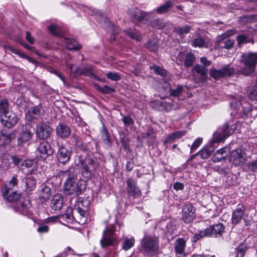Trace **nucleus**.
Masks as SVG:
<instances>
[{
	"label": "nucleus",
	"mask_w": 257,
	"mask_h": 257,
	"mask_svg": "<svg viewBox=\"0 0 257 257\" xmlns=\"http://www.w3.org/2000/svg\"><path fill=\"white\" fill-rule=\"evenodd\" d=\"M52 131V128L47 123L40 122L36 126V137L41 140L47 139L51 135Z\"/></svg>",
	"instance_id": "1a4fd4ad"
},
{
	"label": "nucleus",
	"mask_w": 257,
	"mask_h": 257,
	"mask_svg": "<svg viewBox=\"0 0 257 257\" xmlns=\"http://www.w3.org/2000/svg\"><path fill=\"white\" fill-rule=\"evenodd\" d=\"M245 211V207L239 204L232 212L231 223L234 225L238 224L241 220Z\"/></svg>",
	"instance_id": "6ab92c4d"
},
{
	"label": "nucleus",
	"mask_w": 257,
	"mask_h": 257,
	"mask_svg": "<svg viewBox=\"0 0 257 257\" xmlns=\"http://www.w3.org/2000/svg\"><path fill=\"white\" fill-rule=\"evenodd\" d=\"M208 236L218 237L222 235L224 227L222 223H217L210 225L205 229Z\"/></svg>",
	"instance_id": "f3484780"
},
{
	"label": "nucleus",
	"mask_w": 257,
	"mask_h": 257,
	"mask_svg": "<svg viewBox=\"0 0 257 257\" xmlns=\"http://www.w3.org/2000/svg\"><path fill=\"white\" fill-rule=\"evenodd\" d=\"M246 157V155L244 152L240 149H237L231 152L229 159L235 166H239L245 162Z\"/></svg>",
	"instance_id": "ddd939ff"
},
{
	"label": "nucleus",
	"mask_w": 257,
	"mask_h": 257,
	"mask_svg": "<svg viewBox=\"0 0 257 257\" xmlns=\"http://www.w3.org/2000/svg\"><path fill=\"white\" fill-rule=\"evenodd\" d=\"M74 165L80 169L82 176L85 179H90L98 167V163L89 157H83L77 155L74 157Z\"/></svg>",
	"instance_id": "f257e3e1"
},
{
	"label": "nucleus",
	"mask_w": 257,
	"mask_h": 257,
	"mask_svg": "<svg viewBox=\"0 0 257 257\" xmlns=\"http://www.w3.org/2000/svg\"><path fill=\"white\" fill-rule=\"evenodd\" d=\"M248 168L250 171L257 173V158L255 160L248 163Z\"/></svg>",
	"instance_id": "052dcab7"
},
{
	"label": "nucleus",
	"mask_w": 257,
	"mask_h": 257,
	"mask_svg": "<svg viewBox=\"0 0 257 257\" xmlns=\"http://www.w3.org/2000/svg\"><path fill=\"white\" fill-rule=\"evenodd\" d=\"M150 25L158 29H162L165 27V24L161 19H156L151 22Z\"/></svg>",
	"instance_id": "8fccbe9b"
},
{
	"label": "nucleus",
	"mask_w": 257,
	"mask_h": 257,
	"mask_svg": "<svg viewBox=\"0 0 257 257\" xmlns=\"http://www.w3.org/2000/svg\"><path fill=\"white\" fill-rule=\"evenodd\" d=\"M186 131H180L173 132L168 136L166 139L164 141V144H170L173 143L177 138H179L186 134Z\"/></svg>",
	"instance_id": "bb28decb"
},
{
	"label": "nucleus",
	"mask_w": 257,
	"mask_h": 257,
	"mask_svg": "<svg viewBox=\"0 0 257 257\" xmlns=\"http://www.w3.org/2000/svg\"><path fill=\"white\" fill-rule=\"evenodd\" d=\"M114 91L115 89L114 88H111L106 85H104L101 89V92L103 94H109Z\"/></svg>",
	"instance_id": "e2e57ef3"
},
{
	"label": "nucleus",
	"mask_w": 257,
	"mask_h": 257,
	"mask_svg": "<svg viewBox=\"0 0 257 257\" xmlns=\"http://www.w3.org/2000/svg\"><path fill=\"white\" fill-rule=\"evenodd\" d=\"M64 43L68 50H77L80 48V45L75 40L65 38Z\"/></svg>",
	"instance_id": "c85d7f7f"
},
{
	"label": "nucleus",
	"mask_w": 257,
	"mask_h": 257,
	"mask_svg": "<svg viewBox=\"0 0 257 257\" xmlns=\"http://www.w3.org/2000/svg\"><path fill=\"white\" fill-rule=\"evenodd\" d=\"M192 46L195 47H206L207 46V44L203 38L199 37L192 41Z\"/></svg>",
	"instance_id": "a19ab883"
},
{
	"label": "nucleus",
	"mask_w": 257,
	"mask_h": 257,
	"mask_svg": "<svg viewBox=\"0 0 257 257\" xmlns=\"http://www.w3.org/2000/svg\"><path fill=\"white\" fill-rule=\"evenodd\" d=\"M78 205H80L83 208H87V210L89 211L90 201L87 199H83V200L81 202H79Z\"/></svg>",
	"instance_id": "0e129e2a"
},
{
	"label": "nucleus",
	"mask_w": 257,
	"mask_h": 257,
	"mask_svg": "<svg viewBox=\"0 0 257 257\" xmlns=\"http://www.w3.org/2000/svg\"><path fill=\"white\" fill-rule=\"evenodd\" d=\"M204 236H208L205 229L203 230H201L198 233H196L192 238V241L196 242L200 238Z\"/></svg>",
	"instance_id": "6e6d98bb"
},
{
	"label": "nucleus",
	"mask_w": 257,
	"mask_h": 257,
	"mask_svg": "<svg viewBox=\"0 0 257 257\" xmlns=\"http://www.w3.org/2000/svg\"><path fill=\"white\" fill-rule=\"evenodd\" d=\"M237 40L238 44H241L243 43H247L252 41V39L249 35L246 34H240L238 35L237 37Z\"/></svg>",
	"instance_id": "58836bf2"
},
{
	"label": "nucleus",
	"mask_w": 257,
	"mask_h": 257,
	"mask_svg": "<svg viewBox=\"0 0 257 257\" xmlns=\"http://www.w3.org/2000/svg\"><path fill=\"white\" fill-rule=\"evenodd\" d=\"M191 28V27L189 25H185L183 27L178 26L175 28L174 31L179 36H183L188 34L190 32Z\"/></svg>",
	"instance_id": "c9c22d12"
},
{
	"label": "nucleus",
	"mask_w": 257,
	"mask_h": 257,
	"mask_svg": "<svg viewBox=\"0 0 257 257\" xmlns=\"http://www.w3.org/2000/svg\"><path fill=\"white\" fill-rule=\"evenodd\" d=\"M69 210L70 211L69 212H68V213L64 214L62 216L63 218L68 219L69 220H72L73 219V216L71 214L72 210L71 208L69 209L68 211Z\"/></svg>",
	"instance_id": "338daca9"
},
{
	"label": "nucleus",
	"mask_w": 257,
	"mask_h": 257,
	"mask_svg": "<svg viewBox=\"0 0 257 257\" xmlns=\"http://www.w3.org/2000/svg\"><path fill=\"white\" fill-rule=\"evenodd\" d=\"M49 230V227L47 225H40L37 228V231L40 233L47 232Z\"/></svg>",
	"instance_id": "69168bd1"
},
{
	"label": "nucleus",
	"mask_w": 257,
	"mask_h": 257,
	"mask_svg": "<svg viewBox=\"0 0 257 257\" xmlns=\"http://www.w3.org/2000/svg\"><path fill=\"white\" fill-rule=\"evenodd\" d=\"M146 47L150 51L152 52H155L158 49V46L157 44L154 41H150L149 42H148L146 44Z\"/></svg>",
	"instance_id": "5fc2aeb1"
},
{
	"label": "nucleus",
	"mask_w": 257,
	"mask_h": 257,
	"mask_svg": "<svg viewBox=\"0 0 257 257\" xmlns=\"http://www.w3.org/2000/svg\"><path fill=\"white\" fill-rule=\"evenodd\" d=\"M122 121L126 126L131 125L134 123V121L133 118L129 116H123L122 118Z\"/></svg>",
	"instance_id": "680f3d73"
},
{
	"label": "nucleus",
	"mask_w": 257,
	"mask_h": 257,
	"mask_svg": "<svg viewBox=\"0 0 257 257\" xmlns=\"http://www.w3.org/2000/svg\"><path fill=\"white\" fill-rule=\"evenodd\" d=\"M48 29L53 35L61 36L63 34L62 31L58 25H51L48 27Z\"/></svg>",
	"instance_id": "ea45409f"
},
{
	"label": "nucleus",
	"mask_w": 257,
	"mask_h": 257,
	"mask_svg": "<svg viewBox=\"0 0 257 257\" xmlns=\"http://www.w3.org/2000/svg\"><path fill=\"white\" fill-rule=\"evenodd\" d=\"M173 2L169 0L166 3L158 8L155 11L159 14H163L167 13L169 9L173 6Z\"/></svg>",
	"instance_id": "473e14b6"
},
{
	"label": "nucleus",
	"mask_w": 257,
	"mask_h": 257,
	"mask_svg": "<svg viewBox=\"0 0 257 257\" xmlns=\"http://www.w3.org/2000/svg\"><path fill=\"white\" fill-rule=\"evenodd\" d=\"M82 191L81 185H79L78 182L66 180L64 185V192L66 195L75 194L78 196Z\"/></svg>",
	"instance_id": "9b49d317"
},
{
	"label": "nucleus",
	"mask_w": 257,
	"mask_h": 257,
	"mask_svg": "<svg viewBox=\"0 0 257 257\" xmlns=\"http://www.w3.org/2000/svg\"><path fill=\"white\" fill-rule=\"evenodd\" d=\"M28 113L30 115H34V117L39 116L42 114V107L41 106L32 107L29 109Z\"/></svg>",
	"instance_id": "37998d69"
},
{
	"label": "nucleus",
	"mask_w": 257,
	"mask_h": 257,
	"mask_svg": "<svg viewBox=\"0 0 257 257\" xmlns=\"http://www.w3.org/2000/svg\"><path fill=\"white\" fill-rule=\"evenodd\" d=\"M125 33L132 39H135L138 41H140L141 40L142 37L140 35L139 32L136 30H134L129 29L125 30Z\"/></svg>",
	"instance_id": "4c0bfd02"
},
{
	"label": "nucleus",
	"mask_w": 257,
	"mask_h": 257,
	"mask_svg": "<svg viewBox=\"0 0 257 257\" xmlns=\"http://www.w3.org/2000/svg\"><path fill=\"white\" fill-rule=\"evenodd\" d=\"M129 13L134 21L139 22L143 20H148L152 14L151 12L146 13L137 8L130 9Z\"/></svg>",
	"instance_id": "a211bd4d"
},
{
	"label": "nucleus",
	"mask_w": 257,
	"mask_h": 257,
	"mask_svg": "<svg viewBox=\"0 0 257 257\" xmlns=\"http://www.w3.org/2000/svg\"><path fill=\"white\" fill-rule=\"evenodd\" d=\"M248 248V246L245 243H241L235 248L236 256L235 257H244V255Z\"/></svg>",
	"instance_id": "2f4dec72"
},
{
	"label": "nucleus",
	"mask_w": 257,
	"mask_h": 257,
	"mask_svg": "<svg viewBox=\"0 0 257 257\" xmlns=\"http://www.w3.org/2000/svg\"><path fill=\"white\" fill-rule=\"evenodd\" d=\"M233 133V131L229 127V124L225 123L214 134V137L216 142H220L223 141Z\"/></svg>",
	"instance_id": "f8f14e48"
},
{
	"label": "nucleus",
	"mask_w": 257,
	"mask_h": 257,
	"mask_svg": "<svg viewBox=\"0 0 257 257\" xmlns=\"http://www.w3.org/2000/svg\"><path fill=\"white\" fill-rule=\"evenodd\" d=\"M193 70L198 75V82H202L207 79L208 70L205 66L196 64L194 67Z\"/></svg>",
	"instance_id": "aec40b11"
},
{
	"label": "nucleus",
	"mask_w": 257,
	"mask_h": 257,
	"mask_svg": "<svg viewBox=\"0 0 257 257\" xmlns=\"http://www.w3.org/2000/svg\"><path fill=\"white\" fill-rule=\"evenodd\" d=\"M72 153L71 149L61 146L57 152V158L58 161L62 164H66L70 160Z\"/></svg>",
	"instance_id": "dca6fc26"
},
{
	"label": "nucleus",
	"mask_w": 257,
	"mask_h": 257,
	"mask_svg": "<svg viewBox=\"0 0 257 257\" xmlns=\"http://www.w3.org/2000/svg\"><path fill=\"white\" fill-rule=\"evenodd\" d=\"M63 205V198L61 194H57L53 196L51 200L50 206L51 208L54 210H60Z\"/></svg>",
	"instance_id": "412c9836"
},
{
	"label": "nucleus",
	"mask_w": 257,
	"mask_h": 257,
	"mask_svg": "<svg viewBox=\"0 0 257 257\" xmlns=\"http://www.w3.org/2000/svg\"><path fill=\"white\" fill-rule=\"evenodd\" d=\"M51 196V189L45 185H42L41 186L40 192H39V198L42 202H45L48 200Z\"/></svg>",
	"instance_id": "393cba45"
},
{
	"label": "nucleus",
	"mask_w": 257,
	"mask_h": 257,
	"mask_svg": "<svg viewBox=\"0 0 257 257\" xmlns=\"http://www.w3.org/2000/svg\"><path fill=\"white\" fill-rule=\"evenodd\" d=\"M100 135L102 143L106 147H109L111 146L110 138L108 134L107 128L103 126L100 132Z\"/></svg>",
	"instance_id": "cd10ccee"
},
{
	"label": "nucleus",
	"mask_w": 257,
	"mask_h": 257,
	"mask_svg": "<svg viewBox=\"0 0 257 257\" xmlns=\"http://www.w3.org/2000/svg\"><path fill=\"white\" fill-rule=\"evenodd\" d=\"M127 191L135 197L141 196V192L140 189L136 186V183L132 178H128L127 181Z\"/></svg>",
	"instance_id": "5701e85b"
},
{
	"label": "nucleus",
	"mask_w": 257,
	"mask_h": 257,
	"mask_svg": "<svg viewBox=\"0 0 257 257\" xmlns=\"http://www.w3.org/2000/svg\"><path fill=\"white\" fill-rule=\"evenodd\" d=\"M226 148H222L218 150L214 154L212 161L214 162H218L225 160L228 156V151Z\"/></svg>",
	"instance_id": "a878e982"
},
{
	"label": "nucleus",
	"mask_w": 257,
	"mask_h": 257,
	"mask_svg": "<svg viewBox=\"0 0 257 257\" xmlns=\"http://www.w3.org/2000/svg\"><path fill=\"white\" fill-rule=\"evenodd\" d=\"M150 69L157 74L160 75L161 76H165L166 75V71L165 69L156 65L151 66Z\"/></svg>",
	"instance_id": "3c124183"
},
{
	"label": "nucleus",
	"mask_w": 257,
	"mask_h": 257,
	"mask_svg": "<svg viewBox=\"0 0 257 257\" xmlns=\"http://www.w3.org/2000/svg\"><path fill=\"white\" fill-rule=\"evenodd\" d=\"M11 142V137L9 135L1 133L0 134V146L9 144Z\"/></svg>",
	"instance_id": "603ef678"
},
{
	"label": "nucleus",
	"mask_w": 257,
	"mask_h": 257,
	"mask_svg": "<svg viewBox=\"0 0 257 257\" xmlns=\"http://www.w3.org/2000/svg\"><path fill=\"white\" fill-rule=\"evenodd\" d=\"M22 182L25 183V188L29 190H32L35 187L36 181L32 177H26L22 180Z\"/></svg>",
	"instance_id": "72a5a7b5"
},
{
	"label": "nucleus",
	"mask_w": 257,
	"mask_h": 257,
	"mask_svg": "<svg viewBox=\"0 0 257 257\" xmlns=\"http://www.w3.org/2000/svg\"><path fill=\"white\" fill-rule=\"evenodd\" d=\"M195 61V57L194 55L191 53H188L184 61V65L186 67H189L193 66Z\"/></svg>",
	"instance_id": "79ce46f5"
},
{
	"label": "nucleus",
	"mask_w": 257,
	"mask_h": 257,
	"mask_svg": "<svg viewBox=\"0 0 257 257\" xmlns=\"http://www.w3.org/2000/svg\"><path fill=\"white\" fill-rule=\"evenodd\" d=\"M106 75L107 78L113 81H118L121 79V77L116 73L108 72Z\"/></svg>",
	"instance_id": "13d9d810"
},
{
	"label": "nucleus",
	"mask_w": 257,
	"mask_h": 257,
	"mask_svg": "<svg viewBox=\"0 0 257 257\" xmlns=\"http://www.w3.org/2000/svg\"><path fill=\"white\" fill-rule=\"evenodd\" d=\"M74 73H80L81 74L92 77L94 76L93 72L91 66H86L82 69H78Z\"/></svg>",
	"instance_id": "e433bc0d"
},
{
	"label": "nucleus",
	"mask_w": 257,
	"mask_h": 257,
	"mask_svg": "<svg viewBox=\"0 0 257 257\" xmlns=\"http://www.w3.org/2000/svg\"><path fill=\"white\" fill-rule=\"evenodd\" d=\"M64 173L68 176L67 180H70L72 181H76V174L75 172L74 169L73 168H70L66 171H64Z\"/></svg>",
	"instance_id": "09e8293b"
},
{
	"label": "nucleus",
	"mask_w": 257,
	"mask_h": 257,
	"mask_svg": "<svg viewBox=\"0 0 257 257\" xmlns=\"http://www.w3.org/2000/svg\"><path fill=\"white\" fill-rule=\"evenodd\" d=\"M159 241L154 235L145 234L140 242V251L145 256H153L158 254Z\"/></svg>",
	"instance_id": "f03ea898"
},
{
	"label": "nucleus",
	"mask_w": 257,
	"mask_h": 257,
	"mask_svg": "<svg viewBox=\"0 0 257 257\" xmlns=\"http://www.w3.org/2000/svg\"><path fill=\"white\" fill-rule=\"evenodd\" d=\"M202 142V138H197L196 139L195 141L194 142L193 144H192V146L190 148V152L191 153H192L194 151V150L199 147V146L201 145Z\"/></svg>",
	"instance_id": "bf43d9fd"
},
{
	"label": "nucleus",
	"mask_w": 257,
	"mask_h": 257,
	"mask_svg": "<svg viewBox=\"0 0 257 257\" xmlns=\"http://www.w3.org/2000/svg\"><path fill=\"white\" fill-rule=\"evenodd\" d=\"M11 165L10 159L7 156H4L1 158V166L4 169H8Z\"/></svg>",
	"instance_id": "864d4df0"
},
{
	"label": "nucleus",
	"mask_w": 257,
	"mask_h": 257,
	"mask_svg": "<svg viewBox=\"0 0 257 257\" xmlns=\"http://www.w3.org/2000/svg\"><path fill=\"white\" fill-rule=\"evenodd\" d=\"M1 121L3 125L10 128L16 125L18 121V118L15 113L9 111L2 116Z\"/></svg>",
	"instance_id": "2eb2a0df"
},
{
	"label": "nucleus",
	"mask_w": 257,
	"mask_h": 257,
	"mask_svg": "<svg viewBox=\"0 0 257 257\" xmlns=\"http://www.w3.org/2000/svg\"><path fill=\"white\" fill-rule=\"evenodd\" d=\"M135 242V240L134 237L126 239L122 244V248L125 250H127L134 246Z\"/></svg>",
	"instance_id": "c03bdc74"
},
{
	"label": "nucleus",
	"mask_w": 257,
	"mask_h": 257,
	"mask_svg": "<svg viewBox=\"0 0 257 257\" xmlns=\"http://www.w3.org/2000/svg\"><path fill=\"white\" fill-rule=\"evenodd\" d=\"M114 229V227L113 226L106 228L103 230L102 237L100 241L102 247L103 248L113 244L115 240Z\"/></svg>",
	"instance_id": "6e6552de"
},
{
	"label": "nucleus",
	"mask_w": 257,
	"mask_h": 257,
	"mask_svg": "<svg viewBox=\"0 0 257 257\" xmlns=\"http://www.w3.org/2000/svg\"><path fill=\"white\" fill-rule=\"evenodd\" d=\"M186 245V241L182 238L177 239L175 243V249L176 252L179 254H182L184 252Z\"/></svg>",
	"instance_id": "c756f323"
},
{
	"label": "nucleus",
	"mask_w": 257,
	"mask_h": 257,
	"mask_svg": "<svg viewBox=\"0 0 257 257\" xmlns=\"http://www.w3.org/2000/svg\"><path fill=\"white\" fill-rule=\"evenodd\" d=\"M74 211H75L82 217L85 218L88 215L89 211L87 210V208H83L80 205L78 204L77 207L74 209Z\"/></svg>",
	"instance_id": "de8ad7c7"
},
{
	"label": "nucleus",
	"mask_w": 257,
	"mask_h": 257,
	"mask_svg": "<svg viewBox=\"0 0 257 257\" xmlns=\"http://www.w3.org/2000/svg\"><path fill=\"white\" fill-rule=\"evenodd\" d=\"M71 141L74 143L76 147L79 148L81 150H85V147L81 143L80 138L75 134H73L72 136Z\"/></svg>",
	"instance_id": "a18cd8bd"
},
{
	"label": "nucleus",
	"mask_w": 257,
	"mask_h": 257,
	"mask_svg": "<svg viewBox=\"0 0 257 257\" xmlns=\"http://www.w3.org/2000/svg\"><path fill=\"white\" fill-rule=\"evenodd\" d=\"M234 44V40L229 38H222L217 41V47L219 49H230Z\"/></svg>",
	"instance_id": "b1692460"
},
{
	"label": "nucleus",
	"mask_w": 257,
	"mask_h": 257,
	"mask_svg": "<svg viewBox=\"0 0 257 257\" xmlns=\"http://www.w3.org/2000/svg\"><path fill=\"white\" fill-rule=\"evenodd\" d=\"M34 135V129L30 124L24 125L18 139V144L22 147L24 143L27 142Z\"/></svg>",
	"instance_id": "9d476101"
},
{
	"label": "nucleus",
	"mask_w": 257,
	"mask_h": 257,
	"mask_svg": "<svg viewBox=\"0 0 257 257\" xmlns=\"http://www.w3.org/2000/svg\"><path fill=\"white\" fill-rule=\"evenodd\" d=\"M85 12L90 15H95L97 20L100 23H104L109 26L110 30H113L115 33H118V28L117 27L114 26L112 24L108 22L107 19L104 15L103 13L101 11L96 10L89 7L85 8Z\"/></svg>",
	"instance_id": "423d86ee"
},
{
	"label": "nucleus",
	"mask_w": 257,
	"mask_h": 257,
	"mask_svg": "<svg viewBox=\"0 0 257 257\" xmlns=\"http://www.w3.org/2000/svg\"><path fill=\"white\" fill-rule=\"evenodd\" d=\"M234 72V70L233 67H230L229 65H225L219 70L214 68L210 69L209 74L213 79L218 80L221 78L230 76Z\"/></svg>",
	"instance_id": "39448f33"
},
{
	"label": "nucleus",
	"mask_w": 257,
	"mask_h": 257,
	"mask_svg": "<svg viewBox=\"0 0 257 257\" xmlns=\"http://www.w3.org/2000/svg\"><path fill=\"white\" fill-rule=\"evenodd\" d=\"M173 188L176 191L181 190L184 188V185L182 183L176 182L174 184Z\"/></svg>",
	"instance_id": "774afa93"
},
{
	"label": "nucleus",
	"mask_w": 257,
	"mask_h": 257,
	"mask_svg": "<svg viewBox=\"0 0 257 257\" xmlns=\"http://www.w3.org/2000/svg\"><path fill=\"white\" fill-rule=\"evenodd\" d=\"M183 88L181 86L178 85L175 89H171L170 90V94L173 96H179L182 92Z\"/></svg>",
	"instance_id": "4d7b16f0"
},
{
	"label": "nucleus",
	"mask_w": 257,
	"mask_h": 257,
	"mask_svg": "<svg viewBox=\"0 0 257 257\" xmlns=\"http://www.w3.org/2000/svg\"><path fill=\"white\" fill-rule=\"evenodd\" d=\"M244 67L241 68L240 72L245 75H249L255 70L257 64V52H246L243 53L240 59Z\"/></svg>",
	"instance_id": "7ed1b4c3"
},
{
	"label": "nucleus",
	"mask_w": 257,
	"mask_h": 257,
	"mask_svg": "<svg viewBox=\"0 0 257 257\" xmlns=\"http://www.w3.org/2000/svg\"><path fill=\"white\" fill-rule=\"evenodd\" d=\"M54 150L48 141H42L39 144L36 150V155L38 158L45 160L48 156L52 155Z\"/></svg>",
	"instance_id": "0eeeda50"
},
{
	"label": "nucleus",
	"mask_w": 257,
	"mask_h": 257,
	"mask_svg": "<svg viewBox=\"0 0 257 257\" xmlns=\"http://www.w3.org/2000/svg\"><path fill=\"white\" fill-rule=\"evenodd\" d=\"M195 217V209L191 204L184 205L182 209L181 218L186 223L192 222Z\"/></svg>",
	"instance_id": "4468645a"
},
{
	"label": "nucleus",
	"mask_w": 257,
	"mask_h": 257,
	"mask_svg": "<svg viewBox=\"0 0 257 257\" xmlns=\"http://www.w3.org/2000/svg\"><path fill=\"white\" fill-rule=\"evenodd\" d=\"M6 49L7 50H9V51H11L13 53H14V54L19 56L21 58H23L24 59H26L28 60L30 62L33 63L34 62V60L32 58H31V57H29L27 55L22 53L19 50L15 48L14 47H13L12 46H7L6 47Z\"/></svg>",
	"instance_id": "7c9ffc66"
},
{
	"label": "nucleus",
	"mask_w": 257,
	"mask_h": 257,
	"mask_svg": "<svg viewBox=\"0 0 257 257\" xmlns=\"http://www.w3.org/2000/svg\"><path fill=\"white\" fill-rule=\"evenodd\" d=\"M56 131L57 135L62 139L68 138L71 133V128L70 127L63 123L58 124L56 126Z\"/></svg>",
	"instance_id": "4be33fe9"
},
{
	"label": "nucleus",
	"mask_w": 257,
	"mask_h": 257,
	"mask_svg": "<svg viewBox=\"0 0 257 257\" xmlns=\"http://www.w3.org/2000/svg\"><path fill=\"white\" fill-rule=\"evenodd\" d=\"M9 110V103L6 99H0V115L1 116L4 115Z\"/></svg>",
	"instance_id": "f704fd0d"
},
{
	"label": "nucleus",
	"mask_w": 257,
	"mask_h": 257,
	"mask_svg": "<svg viewBox=\"0 0 257 257\" xmlns=\"http://www.w3.org/2000/svg\"><path fill=\"white\" fill-rule=\"evenodd\" d=\"M212 150H209L208 148H204L197 153L200 156L202 159H206L208 158L212 154Z\"/></svg>",
	"instance_id": "49530a36"
},
{
	"label": "nucleus",
	"mask_w": 257,
	"mask_h": 257,
	"mask_svg": "<svg viewBox=\"0 0 257 257\" xmlns=\"http://www.w3.org/2000/svg\"><path fill=\"white\" fill-rule=\"evenodd\" d=\"M18 183L17 176H13L8 185H5L1 189L4 197L10 202H15L19 199L21 196L20 193L14 191L13 188Z\"/></svg>",
	"instance_id": "20e7f679"
}]
</instances>
